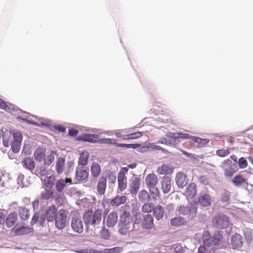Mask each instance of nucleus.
Masks as SVG:
<instances>
[{"mask_svg": "<svg viewBox=\"0 0 253 253\" xmlns=\"http://www.w3.org/2000/svg\"><path fill=\"white\" fill-rule=\"evenodd\" d=\"M103 211L101 209H97L93 211L91 210L85 211L83 215V220L86 226H91L94 228H98L101 223Z\"/></svg>", "mask_w": 253, "mask_h": 253, "instance_id": "obj_1", "label": "nucleus"}, {"mask_svg": "<svg viewBox=\"0 0 253 253\" xmlns=\"http://www.w3.org/2000/svg\"><path fill=\"white\" fill-rule=\"evenodd\" d=\"M132 224V217L130 211L122 209L118 223L119 233L122 235L126 234L129 232Z\"/></svg>", "mask_w": 253, "mask_h": 253, "instance_id": "obj_2", "label": "nucleus"}, {"mask_svg": "<svg viewBox=\"0 0 253 253\" xmlns=\"http://www.w3.org/2000/svg\"><path fill=\"white\" fill-rule=\"evenodd\" d=\"M134 224L140 225L145 230H151L155 227L154 219L151 214H143L140 212L134 215Z\"/></svg>", "mask_w": 253, "mask_h": 253, "instance_id": "obj_3", "label": "nucleus"}, {"mask_svg": "<svg viewBox=\"0 0 253 253\" xmlns=\"http://www.w3.org/2000/svg\"><path fill=\"white\" fill-rule=\"evenodd\" d=\"M68 211L65 209H60L54 220L55 226L58 229H63L65 228L67 222Z\"/></svg>", "mask_w": 253, "mask_h": 253, "instance_id": "obj_4", "label": "nucleus"}, {"mask_svg": "<svg viewBox=\"0 0 253 253\" xmlns=\"http://www.w3.org/2000/svg\"><path fill=\"white\" fill-rule=\"evenodd\" d=\"M158 183V177L154 173H150L146 176L145 183L149 189L150 192L152 194H155L156 195L159 194V189L156 187Z\"/></svg>", "mask_w": 253, "mask_h": 253, "instance_id": "obj_5", "label": "nucleus"}, {"mask_svg": "<svg viewBox=\"0 0 253 253\" xmlns=\"http://www.w3.org/2000/svg\"><path fill=\"white\" fill-rule=\"evenodd\" d=\"M229 218L223 214H219L215 216L212 221L213 226L219 229L227 228L229 225Z\"/></svg>", "mask_w": 253, "mask_h": 253, "instance_id": "obj_6", "label": "nucleus"}, {"mask_svg": "<svg viewBox=\"0 0 253 253\" xmlns=\"http://www.w3.org/2000/svg\"><path fill=\"white\" fill-rule=\"evenodd\" d=\"M127 171L128 169L125 167L122 168L118 174V191L119 192H123L127 187V178L126 174Z\"/></svg>", "mask_w": 253, "mask_h": 253, "instance_id": "obj_7", "label": "nucleus"}, {"mask_svg": "<svg viewBox=\"0 0 253 253\" xmlns=\"http://www.w3.org/2000/svg\"><path fill=\"white\" fill-rule=\"evenodd\" d=\"M67 183L71 184L72 183V180L70 178H66L65 180L63 179L58 180L55 183V188L59 194H55V201L59 202L60 197L63 198L64 194L62 193L66 186Z\"/></svg>", "mask_w": 253, "mask_h": 253, "instance_id": "obj_8", "label": "nucleus"}, {"mask_svg": "<svg viewBox=\"0 0 253 253\" xmlns=\"http://www.w3.org/2000/svg\"><path fill=\"white\" fill-rule=\"evenodd\" d=\"M169 138V144L175 145L180 142L179 139H188L190 135L188 133L181 132H170L167 135Z\"/></svg>", "mask_w": 253, "mask_h": 253, "instance_id": "obj_9", "label": "nucleus"}, {"mask_svg": "<svg viewBox=\"0 0 253 253\" xmlns=\"http://www.w3.org/2000/svg\"><path fill=\"white\" fill-rule=\"evenodd\" d=\"M22 140V135L19 131L14 132L12 134V143L11 148L14 153L19 151L21 143Z\"/></svg>", "mask_w": 253, "mask_h": 253, "instance_id": "obj_10", "label": "nucleus"}, {"mask_svg": "<svg viewBox=\"0 0 253 253\" xmlns=\"http://www.w3.org/2000/svg\"><path fill=\"white\" fill-rule=\"evenodd\" d=\"M224 165H227L229 167L228 168H224L223 169L224 175L226 178H231L234 173L237 171L236 165L234 164L232 165V161L229 159H227L223 162Z\"/></svg>", "mask_w": 253, "mask_h": 253, "instance_id": "obj_11", "label": "nucleus"}, {"mask_svg": "<svg viewBox=\"0 0 253 253\" xmlns=\"http://www.w3.org/2000/svg\"><path fill=\"white\" fill-rule=\"evenodd\" d=\"M71 227L75 233L81 234L83 232L84 226L83 222L78 216L72 217L71 221Z\"/></svg>", "mask_w": 253, "mask_h": 253, "instance_id": "obj_12", "label": "nucleus"}, {"mask_svg": "<svg viewBox=\"0 0 253 253\" xmlns=\"http://www.w3.org/2000/svg\"><path fill=\"white\" fill-rule=\"evenodd\" d=\"M88 172L82 166H78L76 168V179L78 181H83L88 178Z\"/></svg>", "mask_w": 253, "mask_h": 253, "instance_id": "obj_13", "label": "nucleus"}, {"mask_svg": "<svg viewBox=\"0 0 253 253\" xmlns=\"http://www.w3.org/2000/svg\"><path fill=\"white\" fill-rule=\"evenodd\" d=\"M243 244V239L242 236L238 234H234L231 239V244L233 249L241 248Z\"/></svg>", "mask_w": 253, "mask_h": 253, "instance_id": "obj_14", "label": "nucleus"}, {"mask_svg": "<svg viewBox=\"0 0 253 253\" xmlns=\"http://www.w3.org/2000/svg\"><path fill=\"white\" fill-rule=\"evenodd\" d=\"M175 182L180 188H183L188 184V178L183 172H179L176 174Z\"/></svg>", "mask_w": 253, "mask_h": 253, "instance_id": "obj_15", "label": "nucleus"}, {"mask_svg": "<svg viewBox=\"0 0 253 253\" xmlns=\"http://www.w3.org/2000/svg\"><path fill=\"white\" fill-rule=\"evenodd\" d=\"M57 213V209L53 205L49 206L45 214V216L48 221H53Z\"/></svg>", "mask_w": 253, "mask_h": 253, "instance_id": "obj_16", "label": "nucleus"}, {"mask_svg": "<svg viewBox=\"0 0 253 253\" xmlns=\"http://www.w3.org/2000/svg\"><path fill=\"white\" fill-rule=\"evenodd\" d=\"M198 202L203 207H209L212 203V199L209 194L201 193L199 198Z\"/></svg>", "mask_w": 253, "mask_h": 253, "instance_id": "obj_17", "label": "nucleus"}, {"mask_svg": "<svg viewBox=\"0 0 253 253\" xmlns=\"http://www.w3.org/2000/svg\"><path fill=\"white\" fill-rule=\"evenodd\" d=\"M118 214L115 211L111 212L107 216L106 225L108 227H113L117 222Z\"/></svg>", "mask_w": 253, "mask_h": 253, "instance_id": "obj_18", "label": "nucleus"}, {"mask_svg": "<svg viewBox=\"0 0 253 253\" xmlns=\"http://www.w3.org/2000/svg\"><path fill=\"white\" fill-rule=\"evenodd\" d=\"M107 179L105 177H101L97 184V191L100 195L104 194L106 188Z\"/></svg>", "mask_w": 253, "mask_h": 253, "instance_id": "obj_19", "label": "nucleus"}, {"mask_svg": "<svg viewBox=\"0 0 253 253\" xmlns=\"http://www.w3.org/2000/svg\"><path fill=\"white\" fill-rule=\"evenodd\" d=\"M171 188V180L169 176L164 177L162 180V190L166 194L169 192Z\"/></svg>", "mask_w": 253, "mask_h": 253, "instance_id": "obj_20", "label": "nucleus"}, {"mask_svg": "<svg viewBox=\"0 0 253 253\" xmlns=\"http://www.w3.org/2000/svg\"><path fill=\"white\" fill-rule=\"evenodd\" d=\"M1 137L3 145L5 147H7L10 145L12 146V136L11 132L7 130L3 132L1 135Z\"/></svg>", "mask_w": 253, "mask_h": 253, "instance_id": "obj_21", "label": "nucleus"}, {"mask_svg": "<svg viewBox=\"0 0 253 253\" xmlns=\"http://www.w3.org/2000/svg\"><path fill=\"white\" fill-rule=\"evenodd\" d=\"M22 164L24 168L27 169L31 172L35 168V163L33 158L30 157H26L22 161Z\"/></svg>", "mask_w": 253, "mask_h": 253, "instance_id": "obj_22", "label": "nucleus"}, {"mask_svg": "<svg viewBox=\"0 0 253 253\" xmlns=\"http://www.w3.org/2000/svg\"><path fill=\"white\" fill-rule=\"evenodd\" d=\"M17 214L16 212H13L8 214L5 220V224L8 228L14 226L17 220Z\"/></svg>", "mask_w": 253, "mask_h": 253, "instance_id": "obj_23", "label": "nucleus"}, {"mask_svg": "<svg viewBox=\"0 0 253 253\" xmlns=\"http://www.w3.org/2000/svg\"><path fill=\"white\" fill-rule=\"evenodd\" d=\"M126 200V196H117L110 200V204L113 207H118L124 204Z\"/></svg>", "mask_w": 253, "mask_h": 253, "instance_id": "obj_24", "label": "nucleus"}, {"mask_svg": "<svg viewBox=\"0 0 253 253\" xmlns=\"http://www.w3.org/2000/svg\"><path fill=\"white\" fill-rule=\"evenodd\" d=\"M232 183L236 186L239 187L244 184H248L247 179L244 177L243 175L241 174H237L233 178L232 180Z\"/></svg>", "mask_w": 253, "mask_h": 253, "instance_id": "obj_25", "label": "nucleus"}, {"mask_svg": "<svg viewBox=\"0 0 253 253\" xmlns=\"http://www.w3.org/2000/svg\"><path fill=\"white\" fill-rule=\"evenodd\" d=\"M55 181V177L53 175L46 176L43 180L42 185L46 188L51 189Z\"/></svg>", "mask_w": 253, "mask_h": 253, "instance_id": "obj_26", "label": "nucleus"}, {"mask_svg": "<svg viewBox=\"0 0 253 253\" xmlns=\"http://www.w3.org/2000/svg\"><path fill=\"white\" fill-rule=\"evenodd\" d=\"M45 149L42 148H38L34 152L35 160L38 162H42L45 158Z\"/></svg>", "mask_w": 253, "mask_h": 253, "instance_id": "obj_27", "label": "nucleus"}, {"mask_svg": "<svg viewBox=\"0 0 253 253\" xmlns=\"http://www.w3.org/2000/svg\"><path fill=\"white\" fill-rule=\"evenodd\" d=\"M140 186V179L135 177L132 181L130 186V192L132 194L137 193Z\"/></svg>", "mask_w": 253, "mask_h": 253, "instance_id": "obj_28", "label": "nucleus"}, {"mask_svg": "<svg viewBox=\"0 0 253 253\" xmlns=\"http://www.w3.org/2000/svg\"><path fill=\"white\" fill-rule=\"evenodd\" d=\"M153 212V215L158 220L161 219L164 216V209L160 205H158L154 207Z\"/></svg>", "mask_w": 253, "mask_h": 253, "instance_id": "obj_29", "label": "nucleus"}, {"mask_svg": "<svg viewBox=\"0 0 253 253\" xmlns=\"http://www.w3.org/2000/svg\"><path fill=\"white\" fill-rule=\"evenodd\" d=\"M65 168V159L60 157L58 158L56 163L55 169L59 174L62 173Z\"/></svg>", "mask_w": 253, "mask_h": 253, "instance_id": "obj_30", "label": "nucleus"}, {"mask_svg": "<svg viewBox=\"0 0 253 253\" xmlns=\"http://www.w3.org/2000/svg\"><path fill=\"white\" fill-rule=\"evenodd\" d=\"M98 138V135L97 134H85L80 137V140L84 142L94 143L96 141V139Z\"/></svg>", "mask_w": 253, "mask_h": 253, "instance_id": "obj_31", "label": "nucleus"}, {"mask_svg": "<svg viewBox=\"0 0 253 253\" xmlns=\"http://www.w3.org/2000/svg\"><path fill=\"white\" fill-rule=\"evenodd\" d=\"M91 174L94 177H98L101 172V168L99 164L93 163L90 167Z\"/></svg>", "mask_w": 253, "mask_h": 253, "instance_id": "obj_32", "label": "nucleus"}, {"mask_svg": "<svg viewBox=\"0 0 253 253\" xmlns=\"http://www.w3.org/2000/svg\"><path fill=\"white\" fill-rule=\"evenodd\" d=\"M18 212L19 216L22 220H26L30 217V211L26 208L19 207Z\"/></svg>", "mask_w": 253, "mask_h": 253, "instance_id": "obj_33", "label": "nucleus"}, {"mask_svg": "<svg viewBox=\"0 0 253 253\" xmlns=\"http://www.w3.org/2000/svg\"><path fill=\"white\" fill-rule=\"evenodd\" d=\"M189 139L192 140V141L197 143L199 147L206 146L207 144L209 142V140L207 139H202L200 137L190 136Z\"/></svg>", "mask_w": 253, "mask_h": 253, "instance_id": "obj_34", "label": "nucleus"}, {"mask_svg": "<svg viewBox=\"0 0 253 253\" xmlns=\"http://www.w3.org/2000/svg\"><path fill=\"white\" fill-rule=\"evenodd\" d=\"M186 222V220L182 217H176L172 218L170 221L171 226H179L184 225Z\"/></svg>", "mask_w": 253, "mask_h": 253, "instance_id": "obj_35", "label": "nucleus"}, {"mask_svg": "<svg viewBox=\"0 0 253 253\" xmlns=\"http://www.w3.org/2000/svg\"><path fill=\"white\" fill-rule=\"evenodd\" d=\"M88 157L89 154L88 152L84 151L82 152L80 156L78 161L79 165H81L82 167L85 166L87 164Z\"/></svg>", "mask_w": 253, "mask_h": 253, "instance_id": "obj_36", "label": "nucleus"}, {"mask_svg": "<svg viewBox=\"0 0 253 253\" xmlns=\"http://www.w3.org/2000/svg\"><path fill=\"white\" fill-rule=\"evenodd\" d=\"M223 237L219 232L216 231L214 233L211 239L212 244L217 246L221 245Z\"/></svg>", "mask_w": 253, "mask_h": 253, "instance_id": "obj_37", "label": "nucleus"}, {"mask_svg": "<svg viewBox=\"0 0 253 253\" xmlns=\"http://www.w3.org/2000/svg\"><path fill=\"white\" fill-rule=\"evenodd\" d=\"M53 193V191L51 189L47 188L41 193V198L42 200H49L53 197L55 198Z\"/></svg>", "mask_w": 253, "mask_h": 253, "instance_id": "obj_38", "label": "nucleus"}, {"mask_svg": "<svg viewBox=\"0 0 253 253\" xmlns=\"http://www.w3.org/2000/svg\"><path fill=\"white\" fill-rule=\"evenodd\" d=\"M211 239L212 237H211L210 233L209 231H205L203 232L202 240L203 244L205 246H210L211 245H212Z\"/></svg>", "mask_w": 253, "mask_h": 253, "instance_id": "obj_39", "label": "nucleus"}, {"mask_svg": "<svg viewBox=\"0 0 253 253\" xmlns=\"http://www.w3.org/2000/svg\"><path fill=\"white\" fill-rule=\"evenodd\" d=\"M55 155V152L51 151L49 154H48L46 157L45 156V158L43 159L44 165L48 166L50 165L54 161Z\"/></svg>", "mask_w": 253, "mask_h": 253, "instance_id": "obj_40", "label": "nucleus"}, {"mask_svg": "<svg viewBox=\"0 0 253 253\" xmlns=\"http://www.w3.org/2000/svg\"><path fill=\"white\" fill-rule=\"evenodd\" d=\"M33 231V229L32 228L23 226L19 228L16 229L15 233L18 235H22L31 233Z\"/></svg>", "mask_w": 253, "mask_h": 253, "instance_id": "obj_41", "label": "nucleus"}, {"mask_svg": "<svg viewBox=\"0 0 253 253\" xmlns=\"http://www.w3.org/2000/svg\"><path fill=\"white\" fill-rule=\"evenodd\" d=\"M157 171L160 174L166 175L171 172V169L168 166L163 165L158 168Z\"/></svg>", "mask_w": 253, "mask_h": 253, "instance_id": "obj_42", "label": "nucleus"}, {"mask_svg": "<svg viewBox=\"0 0 253 253\" xmlns=\"http://www.w3.org/2000/svg\"><path fill=\"white\" fill-rule=\"evenodd\" d=\"M138 198L141 202L144 203L148 201L150 198V195L146 190H143L139 192L138 194Z\"/></svg>", "mask_w": 253, "mask_h": 253, "instance_id": "obj_43", "label": "nucleus"}, {"mask_svg": "<svg viewBox=\"0 0 253 253\" xmlns=\"http://www.w3.org/2000/svg\"><path fill=\"white\" fill-rule=\"evenodd\" d=\"M186 194L189 197H193L196 193V186L193 183H190L187 187Z\"/></svg>", "mask_w": 253, "mask_h": 253, "instance_id": "obj_44", "label": "nucleus"}, {"mask_svg": "<svg viewBox=\"0 0 253 253\" xmlns=\"http://www.w3.org/2000/svg\"><path fill=\"white\" fill-rule=\"evenodd\" d=\"M154 207L153 204L151 203H145L142 207V211L144 213H149L153 211Z\"/></svg>", "mask_w": 253, "mask_h": 253, "instance_id": "obj_45", "label": "nucleus"}, {"mask_svg": "<svg viewBox=\"0 0 253 253\" xmlns=\"http://www.w3.org/2000/svg\"><path fill=\"white\" fill-rule=\"evenodd\" d=\"M0 109H3L7 112H10L12 110V105H8L6 102L0 98Z\"/></svg>", "mask_w": 253, "mask_h": 253, "instance_id": "obj_46", "label": "nucleus"}, {"mask_svg": "<svg viewBox=\"0 0 253 253\" xmlns=\"http://www.w3.org/2000/svg\"><path fill=\"white\" fill-rule=\"evenodd\" d=\"M179 214L183 215H188L190 212V209L188 207L180 206L178 209Z\"/></svg>", "mask_w": 253, "mask_h": 253, "instance_id": "obj_47", "label": "nucleus"}, {"mask_svg": "<svg viewBox=\"0 0 253 253\" xmlns=\"http://www.w3.org/2000/svg\"><path fill=\"white\" fill-rule=\"evenodd\" d=\"M216 154L219 157H223L228 155L230 154V150L229 149H218L216 151Z\"/></svg>", "mask_w": 253, "mask_h": 253, "instance_id": "obj_48", "label": "nucleus"}, {"mask_svg": "<svg viewBox=\"0 0 253 253\" xmlns=\"http://www.w3.org/2000/svg\"><path fill=\"white\" fill-rule=\"evenodd\" d=\"M238 165L241 169H244L248 166V162L244 157L239 159Z\"/></svg>", "mask_w": 253, "mask_h": 253, "instance_id": "obj_49", "label": "nucleus"}, {"mask_svg": "<svg viewBox=\"0 0 253 253\" xmlns=\"http://www.w3.org/2000/svg\"><path fill=\"white\" fill-rule=\"evenodd\" d=\"M39 174L41 176H44L48 175V170H47V169L43 166H42L39 168Z\"/></svg>", "mask_w": 253, "mask_h": 253, "instance_id": "obj_50", "label": "nucleus"}, {"mask_svg": "<svg viewBox=\"0 0 253 253\" xmlns=\"http://www.w3.org/2000/svg\"><path fill=\"white\" fill-rule=\"evenodd\" d=\"M142 135V133L140 131H137L133 133L129 134V137L130 139H137L141 137Z\"/></svg>", "mask_w": 253, "mask_h": 253, "instance_id": "obj_51", "label": "nucleus"}, {"mask_svg": "<svg viewBox=\"0 0 253 253\" xmlns=\"http://www.w3.org/2000/svg\"><path fill=\"white\" fill-rule=\"evenodd\" d=\"M122 250L120 247H115L110 249L106 250V253H120Z\"/></svg>", "mask_w": 253, "mask_h": 253, "instance_id": "obj_52", "label": "nucleus"}, {"mask_svg": "<svg viewBox=\"0 0 253 253\" xmlns=\"http://www.w3.org/2000/svg\"><path fill=\"white\" fill-rule=\"evenodd\" d=\"M100 234L102 237H103L104 239L109 238L110 235L109 232L107 229H102L100 232Z\"/></svg>", "mask_w": 253, "mask_h": 253, "instance_id": "obj_53", "label": "nucleus"}, {"mask_svg": "<svg viewBox=\"0 0 253 253\" xmlns=\"http://www.w3.org/2000/svg\"><path fill=\"white\" fill-rule=\"evenodd\" d=\"M4 211V210L0 209V224H2L5 222V214Z\"/></svg>", "mask_w": 253, "mask_h": 253, "instance_id": "obj_54", "label": "nucleus"}, {"mask_svg": "<svg viewBox=\"0 0 253 253\" xmlns=\"http://www.w3.org/2000/svg\"><path fill=\"white\" fill-rule=\"evenodd\" d=\"M175 253H184L185 249L181 245H177L174 249Z\"/></svg>", "mask_w": 253, "mask_h": 253, "instance_id": "obj_55", "label": "nucleus"}, {"mask_svg": "<svg viewBox=\"0 0 253 253\" xmlns=\"http://www.w3.org/2000/svg\"><path fill=\"white\" fill-rule=\"evenodd\" d=\"M78 131L74 128H71L69 130V135L72 136H76L78 134Z\"/></svg>", "mask_w": 253, "mask_h": 253, "instance_id": "obj_56", "label": "nucleus"}, {"mask_svg": "<svg viewBox=\"0 0 253 253\" xmlns=\"http://www.w3.org/2000/svg\"><path fill=\"white\" fill-rule=\"evenodd\" d=\"M39 218V213H35L32 217V219L31 220V225H34L38 220Z\"/></svg>", "mask_w": 253, "mask_h": 253, "instance_id": "obj_57", "label": "nucleus"}, {"mask_svg": "<svg viewBox=\"0 0 253 253\" xmlns=\"http://www.w3.org/2000/svg\"><path fill=\"white\" fill-rule=\"evenodd\" d=\"M230 200V195L229 193H225L223 195L222 200L224 202H228Z\"/></svg>", "mask_w": 253, "mask_h": 253, "instance_id": "obj_58", "label": "nucleus"}, {"mask_svg": "<svg viewBox=\"0 0 253 253\" xmlns=\"http://www.w3.org/2000/svg\"><path fill=\"white\" fill-rule=\"evenodd\" d=\"M55 129L60 132H64L66 130V128L61 126H56L54 127Z\"/></svg>", "mask_w": 253, "mask_h": 253, "instance_id": "obj_59", "label": "nucleus"}, {"mask_svg": "<svg viewBox=\"0 0 253 253\" xmlns=\"http://www.w3.org/2000/svg\"><path fill=\"white\" fill-rule=\"evenodd\" d=\"M199 181L204 184L208 183V180L205 176H201L199 178Z\"/></svg>", "mask_w": 253, "mask_h": 253, "instance_id": "obj_60", "label": "nucleus"}, {"mask_svg": "<svg viewBox=\"0 0 253 253\" xmlns=\"http://www.w3.org/2000/svg\"><path fill=\"white\" fill-rule=\"evenodd\" d=\"M115 141L114 139H112L110 138L103 139L101 140V142L105 144H112L113 141Z\"/></svg>", "mask_w": 253, "mask_h": 253, "instance_id": "obj_61", "label": "nucleus"}, {"mask_svg": "<svg viewBox=\"0 0 253 253\" xmlns=\"http://www.w3.org/2000/svg\"><path fill=\"white\" fill-rule=\"evenodd\" d=\"M139 146L138 144H127L126 148L135 149Z\"/></svg>", "mask_w": 253, "mask_h": 253, "instance_id": "obj_62", "label": "nucleus"}, {"mask_svg": "<svg viewBox=\"0 0 253 253\" xmlns=\"http://www.w3.org/2000/svg\"><path fill=\"white\" fill-rule=\"evenodd\" d=\"M152 145L154 147V148L156 150H161L164 153H166L167 152V150L161 147L160 146L155 145L154 144H152Z\"/></svg>", "mask_w": 253, "mask_h": 253, "instance_id": "obj_63", "label": "nucleus"}, {"mask_svg": "<svg viewBox=\"0 0 253 253\" xmlns=\"http://www.w3.org/2000/svg\"><path fill=\"white\" fill-rule=\"evenodd\" d=\"M206 249L204 246H200L198 253H206Z\"/></svg>", "mask_w": 253, "mask_h": 253, "instance_id": "obj_64", "label": "nucleus"}]
</instances>
